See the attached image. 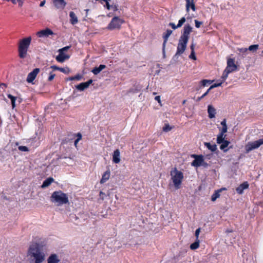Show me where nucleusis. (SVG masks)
I'll return each instance as SVG.
<instances>
[{"label": "nucleus", "instance_id": "f257e3e1", "mask_svg": "<svg viewBox=\"0 0 263 263\" xmlns=\"http://www.w3.org/2000/svg\"><path fill=\"white\" fill-rule=\"evenodd\" d=\"M27 256L29 263H43L46 258L43 247L37 243L29 246Z\"/></svg>", "mask_w": 263, "mask_h": 263}, {"label": "nucleus", "instance_id": "f03ea898", "mask_svg": "<svg viewBox=\"0 0 263 263\" xmlns=\"http://www.w3.org/2000/svg\"><path fill=\"white\" fill-rule=\"evenodd\" d=\"M193 28L189 24H185L183 28L181 36L177 47V52L173 59H177L180 54H182L186 48V45L190 37V34L192 31Z\"/></svg>", "mask_w": 263, "mask_h": 263}, {"label": "nucleus", "instance_id": "7ed1b4c3", "mask_svg": "<svg viewBox=\"0 0 263 263\" xmlns=\"http://www.w3.org/2000/svg\"><path fill=\"white\" fill-rule=\"evenodd\" d=\"M31 37L28 36L20 41L18 47V51L19 57L21 58L24 59L26 57L28 48L31 44Z\"/></svg>", "mask_w": 263, "mask_h": 263}, {"label": "nucleus", "instance_id": "20e7f679", "mask_svg": "<svg viewBox=\"0 0 263 263\" xmlns=\"http://www.w3.org/2000/svg\"><path fill=\"white\" fill-rule=\"evenodd\" d=\"M51 201L57 203L59 206L66 204L69 201L67 195L61 191H55L52 193L51 196Z\"/></svg>", "mask_w": 263, "mask_h": 263}, {"label": "nucleus", "instance_id": "39448f33", "mask_svg": "<svg viewBox=\"0 0 263 263\" xmlns=\"http://www.w3.org/2000/svg\"><path fill=\"white\" fill-rule=\"evenodd\" d=\"M171 179L173 182V184L176 189H178L180 187L181 184L182 183L183 174V173L175 168L171 172Z\"/></svg>", "mask_w": 263, "mask_h": 263}, {"label": "nucleus", "instance_id": "423d86ee", "mask_svg": "<svg viewBox=\"0 0 263 263\" xmlns=\"http://www.w3.org/2000/svg\"><path fill=\"white\" fill-rule=\"evenodd\" d=\"M221 125L222 126V128L219 129L220 133L217 135V143L220 144L223 141L225 140L224 138L226 135L224 134L227 132L228 127L227 125V122L226 119H223L221 122Z\"/></svg>", "mask_w": 263, "mask_h": 263}, {"label": "nucleus", "instance_id": "0eeeda50", "mask_svg": "<svg viewBox=\"0 0 263 263\" xmlns=\"http://www.w3.org/2000/svg\"><path fill=\"white\" fill-rule=\"evenodd\" d=\"M123 23L124 21L122 18L118 16H114L108 25L107 28L111 30L119 29Z\"/></svg>", "mask_w": 263, "mask_h": 263}, {"label": "nucleus", "instance_id": "6e6552de", "mask_svg": "<svg viewBox=\"0 0 263 263\" xmlns=\"http://www.w3.org/2000/svg\"><path fill=\"white\" fill-rule=\"evenodd\" d=\"M262 144H263V138L255 141L249 142L245 146L246 152L248 153L251 151L258 148Z\"/></svg>", "mask_w": 263, "mask_h": 263}, {"label": "nucleus", "instance_id": "1a4fd4ad", "mask_svg": "<svg viewBox=\"0 0 263 263\" xmlns=\"http://www.w3.org/2000/svg\"><path fill=\"white\" fill-rule=\"evenodd\" d=\"M70 48V46H66L58 50L59 54L56 57V60L60 63H63L65 60H68L70 56L65 53Z\"/></svg>", "mask_w": 263, "mask_h": 263}, {"label": "nucleus", "instance_id": "9d476101", "mask_svg": "<svg viewBox=\"0 0 263 263\" xmlns=\"http://www.w3.org/2000/svg\"><path fill=\"white\" fill-rule=\"evenodd\" d=\"M192 157L194 158L195 159L192 162V165L195 167L201 166L204 160L203 156L193 155Z\"/></svg>", "mask_w": 263, "mask_h": 263}, {"label": "nucleus", "instance_id": "9b49d317", "mask_svg": "<svg viewBox=\"0 0 263 263\" xmlns=\"http://www.w3.org/2000/svg\"><path fill=\"white\" fill-rule=\"evenodd\" d=\"M40 70L39 68H36L34 69L32 71L29 73L26 80L27 82L28 83H32L35 79L37 74L40 72Z\"/></svg>", "mask_w": 263, "mask_h": 263}, {"label": "nucleus", "instance_id": "f8f14e48", "mask_svg": "<svg viewBox=\"0 0 263 263\" xmlns=\"http://www.w3.org/2000/svg\"><path fill=\"white\" fill-rule=\"evenodd\" d=\"M53 34V31L50 29L49 28H46L44 30H42L40 31H38L36 33V35L39 37H47L50 35H52Z\"/></svg>", "mask_w": 263, "mask_h": 263}, {"label": "nucleus", "instance_id": "ddd939ff", "mask_svg": "<svg viewBox=\"0 0 263 263\" xmlns=\"http://www.w3.org/2000/svg\"><path fill=\"white\" fill-rule=\"evenodd\" d=\"M237 66L235 64L233 59H229L227 61V66L226 69L232 70V72L235 71L237 69Z\"/></svg>", "mask_w": 263, "mask_h": 263}, {"label": "nucleus", "instance_id": "4468645a", "mask_svg": "<svg viewBox=\"0 0 263 263\" xmlns=\"http://www.w3.org/2000/svg\"><path fill=\"white\" fill-rule=\"evenodd\" d=\"M92 83V80H89L88 81L81 83L79 85L76 86V88L80 91H83L85 89L87 88L89 85Z\"/></svg>", "mask_w": 263, "mask_h": 263}, {"label": "nucleus", "instance_id": "2eb2a0df", "mask_svg": "<svg viewBox=\"0 0 263 263\" xmlns=\"http://www.w3.org/2000/svg\"><path fill=\"white\" fill-rule=\"evenodd\" d=\"M172 33V31L171 30H167L166 32L163 34V37L164 39V41L163 43V47H162V50L163 54H165V48L166 46V44L167 43L168 38L171 35V34Z\"/></svg>", "mask_w": 263, "mask_h": 263}, {"label": "nucleus", "instance_id": "dca6fc26", "mask_svg": "<svg viewBox=\"0 0 263 263\" xmlns=\"http://www.w3.org/2000/svg\"><path fill=\"white\" fill-rule=\"evenodd\" d=\"M60 259L56 254H51L47 259V263H59Z\"/></svg>", "mask_w": 263, "mask_h": 263}, {"label": "nucleus", "instance_id": "f3484780", "mask_svg": "<svg viewBox=\"0 0 263 263\" xmlns=\"http://www.w3.org/2000/svg\"><path fill=\"white\" fill-rule=\"evenodd\" d=\"M54 6L58 9H64L66 5L64 0H53Z\"/></svg>", "mask_w": 263, "mask_h": 263}, {"label": "nucleus", "instance_id": "a211bd4d", "mask_svg": "<svg viewBox=\"0 0 263 263\" xmlns=\"http://www.w3.org/2000/svg\"><path fill=\"white\" fill-rule=\"evenodd\" d=\"M120 153L118 149H116L112 155V161L115 163L120 162Z\"/></svg>", "mask_w": 263, "mask_h": 263}, {"label": "nucleus", "instance_id": "6ab92c4d", "mask_svg": "<svg viewBox=\"0 0 263 263\" xmlns=\"http://www.w3.org/2000/svg\"><path fill=\"white\" fill-rule=\"evenodd\" d=\"M249 184L247 182H244L236 188V192L239 194H241L243 192V190L248 189Z\"/></svg>", "mask_w": 263, "mask_h": 263}, {"label": "nucleus", "instance_id": "aec40b11", "mask_svg": "<svg viewBox=\"0 0 263 263\" xmlns=\"http://www.w3.org/2000/svg\"><path fill=\"white\" fill-rule=\"evenodd\" d=\"M208 113L209 118H215L216 115V109L212 105H209L208 106Z\"/></svg>", "mask_w": 263, "mask_h": 263}, {"label": "nucleus", "instance_id": "412c9836", "mask_svg": "<svg viewBox=\"0 0 263 263\" xmlns=\"http://www.w3.org/2000/svg\"><path fill=\"white\" fill-rule=\"evenodd\" d=\"M110 175V171L108 169L105 172H104V173L102 175V178L100 180V183L101 184H103V183L106 182L109 179Z\"/></svg>", "mask_w": 263, "mask_h": 263}, {"label": "nucleus", "instance_id": "4be33fe9", "mask_svg": "<svg viewBox=\"0 0 263 263\" xmlns=\"http://www.w3.org/2000/svg\"><path fill=\"white\" fill-rule=\"evenodd\" d=\"M69 16L70 17V22L72 25H74L78 23V17L73 11L70 12Z\"/></svg>", "mask_w": 263, "mask_h": 263}, {"label": "nucleus", "instance_id": "5701e85b", "mask_svg": "<svg viewBox=\"0 0 263 263\" xmlns=\"http://www.w3.org/2000/svg\"><path fill=\"white\" fill-rule=\"evenodd\" d=\"M53 181H54V179L53 178L49 177L43 181L41 187L42 188L47 187L49 185H50L51 184V183H52Z\"/></svg>", "mask_w": 263, "mask_h": 263}, {"label": "nucleus", "instance_id": "b1692460", "mask_svg": "<svg viewBox=\"0 0 263 263\" xmlns=\"http://www.w3.org/2000/svg\"><path fill=\"white\" fill-rule=\"evenodd\" d=\"M105 65H100L99 67H96L92 70V72L95 74L97 75L98 73H99L103 69H104L105 68Z\"/></svg>", "mask_w": 263, "mask_h": 263}, {"label": "nucleus", "instance_id": "393cba45", "mask_svg": "<svg viewBox=\"0 0 263 263\" xmlns=\"http://www.w3.org/2000/svg\"><path fill=\"white\" fill-rule=\"evenodd\" d=\"M204 145L211 152H215L217 149V146L215 144H211L209 142H205Z\"/></svg>", "mask_w": 263, "mask_h": 263}, {"label": "nucleus", "instance_id": "a878e982", "mask_svg": "<svg viewBox=\"0 0 263 263\" xmlns=\"http://www.w3.org/2000/svg\"><path fill=\"white\" fill-rule=\"evenodd\" d=\"M186 11L188 12L189 11V9L191 7V8L193 10L195 11V6L194 4L191 2L190 0H186Z\"/></svg>", "mask_w": 263, "mask_h": 263}, {"label": "nucleus", "instance_id": "bb28decb", "mask_svg": "<svg viewBox=\"0 0 263 263\" xmlns=\"http://www.w3.org/2000/svg\"><path fill=\"white\" fill-rule=\"evenodd\" d=\"M220 144V149L223 150L224 152H227L228 149H226L225 148L228 146L229 144H230V142L225 140L223 141L222 142H221Z\"/></svg>", "mask_w": 263, "mask_h": 263}, {"label": "nucleus", "instance_id": "cd10ccee", "mask_svg": "<svg viewBox=\"0 0 263 263\" xmlns=\"http://www.w3.org/2000/svg\"><path fill=\"white\" fill-rule=\"evenodd\" d=\"M232 72V70H229L225 69L223 71L222 75L221 76V79L223 82H224L227 79L228 75L230 73Z\"/></svg>", "mask_w": 263, "mask_h": 263}, {"label": "nucleus", "instance_id": "c85d7f7f", "mask_svg": "<svg viewBox=\"0 0 263 263\" xmlns=\"http://www.w3.org/2000/svg\"><path fill=\"white\" fill-rule=\"evenodd\" d=\"M199 247V240L198 239H196L195 242L192 243L190 245V249L191 250H195L198 248Z\"/></svg>", "mask_w": 263, "mask_h": 263}, {"label": "nucleus", "instance_id": "c756f323", "mask_svg": "<svg viewBox=\"0 0 263 263\" xmlns=\"http://www.w3.org/2000/svg\"><path fill=\"white\" fill-rule=\"evenodd\" d=\"M8 97L11 100L12 108H14L15 107V101L16 98L10 94L8 95Z\"/></svg>", "mask_w": 263, "mask_h": 263}, {"label": "nucleus", "instance_id": "7c9ffc66", "mask_svg": "<svg viewBox=\"0 0 263 263\" xmlns=\"http://www.w3.org/2000/svg\"><path fill=\"white\" fill-rule=\"evenodd\" d=\"M259 48V46L257 44H254L250 46L249 48H248V50H250V51H252L253 52H254L256 51Z\"/></svg>", "mask_w": 263, "mask_h": 263}, {"label": "nucleus", "instance_id": "2f4dec72", "mask_svg": "<svg viewBox=\"0 0 263 263\" xmlns=\"http://www.w3.org/2000/svg\"><path fill=\"white\" fill-rule=\"evenodd\" d=\"M220 191L218 190L215 191V192L212 195L211 200L212 201H215L220 196L219 194Z\"/></svg>", "mask_w": 263, "mask_h": 263}, {"label": "nucleus", "instance_id": "473e14b6", "mask_svg": "<svg viewBox=\"0 0 263 263\" xmlns=\"http://www.w3.org/2000/svg\"><path fill=\"white\" fill-rule=\"evenodd\" d=\"M223 82L222 80L217 81V83H214L210 86V87L209 88V90H210L214 88L220 86Z\"/></svg>", "mask_w": 263, "mask_h": 263}, {"label": "nucleus", "instance_id": "72a5a7b5", "mask_svg": "<svg viewBox=\"0 0 263 263\" xmlns=\"http://www.w3.org/2000/svg\"><path fill=\"white\" fill-rule=\"evenodd\" d=\"M237 50L240 53H242L243 56L246 55L247 52L248 48H238Z\"/></svg>", "mask_w": 263, "mask_h": 263}, {"label": "nucleus", "instance_id": "f704fd0d", "mask_svg": "<svg viewBox=\"0 0 263 263\" xmlns=\"http://www.w3.org/2000/svg\"><path fill=\"white\" fill-rule=\"evenodd\" d=\"M185 18L184 17H182L179 21L178 23V27L179 28L181 27L182 25L185 23Z\"/></svg>", "mask_w": 263, "mask_h": 263}, {"label": "nucleus", "instance_id": "c9c22d12", "mask_svg": "<svg viewBox=\"0 0 263 263\" xmlns=\"http://www.w3.org/2000/svg\"><path fill=\"white\" fill-rule=\"evenodd\" d=\"M172 129V127H171L169 124H165L164 126L163 127V130L165 132H168Z\"/></svg>", "mask_w": 263, "mask_h": 263}, {"label": "nucleus", "instance_id": "e433bc0d", "mask_svg": "<svg viewBox=\"0 0 263 263\" xmlns=\"http://www.w3.org/2000/svg\"><path fill=\"white\" fill-rule=\"evenodd\" d=\"M19 151L22 152H28L29 148L26 146H19L18 147Z\"/></svg>", "mask_w": 263, "mask_h": 263}, {"label": "nucleus", "instance_id": "4c0bfd02", "mask_svg": "<svg viewBox=\"0 0 263 263\" xmlns=\"http://www.w3.org/2000/svg\"><path fill=\"white\" fill-rule=\"evenodd\" d=\"M73 80L80 81L82 79V76L80 74H77L73 76Z\"/></svg>", "mask_w": 263, "mask_h": 263}, {"label": "nucleus", "instance_id": "58836bf2", "mask_svg": "<svg viewBox=\"0 0 263 263\" xmlns=\"http://www.w3.org/2000/svg\"><path fill=\"white\" fill-rule=\"evenodd\" d=\"M55 77V74L53 73L52 71H50L49 72V76L48 78V80L49 81H51Z\"/></svg>", "mask_w": 263, "mask_h": 263}, {"label": "nucleus", "instance_id": "ea45409f", "mask_svg": "<svg viewBox=\"0 0 263 263\" xmlns=\"http://www.w3.org/2000/svg\"><path fill=\"white\" fill-rule=\"evenodd\" d=\"M210 90H209V89L207 90V91L204 93L201 97L198 98L197 99V101H200L202 98H203L204 97H205L209 92Z\"/></svg>", "mask_w": 263, "mask_h": 263}, {"label": "nucleus", "instance_id": "a19ab883", "mask_svg": "<svg viewBox=\"0 0 263 263\" xmlns=\"http://www.w3.org/2000/svg\"><path fill=\"white\" fill-rule=\"evenodd\" d=\"M195 24L196 27L198 28H199L200 27V25L201 24H202V22L198 21L197 20H195Z\"/></svg>", "mask_w": 263, "mask_h": 263}, {"label": "nucleus", "instance_id": "79ce46f5", "mask_svg": "<svg viewBox=\"0 0 263 263\" xmlns=\"http://www.w3.org/2000/svg\"><path fill=\"white\" fill-rule=\"evenodd\" d=\"M189 58L190 59H192L194 60H195L196 59L194 51H191V54L189 55Z\"/></svg>", "mask_w": 263, "mask_h": 263}, {"label": "nucleus", "instance_id": "37998d69", "mask_svg": "<svg viewBox=\"0 0 263 263\" xmlns=\"http://www.w3.org/2000/svg\"><path fill=\"white\" fill-rule=\"evenodd\" d=\"M210 81L208 80H203L201 81V84L203 86H205L207 83H210Z\"/></svg>", "mask_w": 263, "mask_h": 263}, {"label": "nucleus", "instance_id": "c03bdc74", "mask_svg": "<svg viewBox=\"0 0 263 263\" xmlns=\"http://www.w3.org/2000/svg\"><path fill=\"white\" fill-rule=\"evenodd\" d=\"M169 26H170L174 30L178 28H179V27H178V25H175V24L173 23H170Z\"/></svg>", "mask_w": 263, "mask_h": 263}, {"label": "nucleus", "instance_id": "a18cd8bd", "mask_svg": "<svg viewBox=\"0 0 263 263\" xmlns=\"http://www.w3.org/2000/svg\"><path fill=\"white\" fill-rule=\"evenodd\" d=\"M200 232V228L197 229L195 231V236L196 237V239H198L199 235Z\"/></svg>", "mask_w": 263, "mask_h": 263}, {"label": "nucleus", "instance_id": "49530a36", "mask_svg": "<svg viewBox=\"0 0 263 263\" xmlns=\"http://www.w3.org/2000/svg\"><path fill=\"white\" fill-rule=\"evenodd\" d=\"M100 198L102 199V200H103L104 199V197L105 196V194L104 193H103V192L101 191L100 192Z\"/></svg>", "mask_w": 263, "mask_h": 263}, {"label": "nucleus", "instance_id": "de8ad7c7", "mask_svg": "<svg viewBox=\"0 0 263 263\" xmlns=\"http://www.w3.org/2000/svg\"><path fill=\"white\" fill-rule=\"evenodd\" d=\"M108 10L111 9V5H110L108 2L105 3V5H104Z\"/></svg>", "mask_w": 263, "mask_h": 263}, {"label": "nucleus", "instance_id": "09e8293b", "mask_svg": "<svg viewBox=\"0 0 263 263\" xmlns=\"http://www.w3.org/2000/svg\"><path fill=\"white\" fill-rule=\"evenodd\" d=\"M60 71L63 72V73H67L69 72V69H65L63 68H60Z\"/></svg>", "mask_w": 263, "mask_h": 263}, {"label": "nucleus", "instance_id": "8fccbe9b", "mask_svg": "<svg viewBox=\"0 0 263 263\" xmlns=\"http://www.w3.org/2000/svg\"><path fill=\"white\" fill-rule=\"evenodd\" d=\"M50 68L51 69H52L53 70H60V67L55 66V65H53V66H51Z\"/></svg>", "mask_w": 263, "mask_h": 263}, {"label": "nucleus", "instance_id": "3c124183", "mask_svg": "<svg viewBox=\"0 0 263 263\" xmlns=\"http://www.w3.org/2000/svg\"><path fill=\"white\" fill-rule=\"evenodd\" d=\"M111 9H112L114 11H116L118 10V6L116 5H111Z\"/></svg>", "mask_w": 263, "mask_h": 263}, {"label": "nucleus", "instance_id": "603ef678", "mask_svg": "<svg viewBox=\"0 0 263 263\" xmlns=\"http://www.w3.org/2000/svg\"><path fill=\"white\" fill-rule=\"evenodd\" d=\"M155 100L157 101L159 103H161V100H160V96H156L155 98Z\"/></svg>", "mask_w": 263, "mask_h": 263}, {"label": "nucleus", "instance_id": "864d4df0", "mask_svg": "<svg viewBox=\"0 0 263 263\" xmlns=\"http://www.w3.org/2000/svg\"><path fill=\"white\" fill-rule=\"evenodd\" d=\"M201 166H204V167H206L208 166V164L206 162H205L203 160V162L202 163Z\"/></svg>", "mask_w": 263, "mask_h": 263}, {"label": "nucleus", "instance_id": "5fc2aeb1", "mask_svg": "<svg viewBox=\"0 0 263 263\" xmlns=\"http://www.w3.org/2000/svg\"><path fill=\"white\" fill-rule=\"evenodd\" d=\"M45 2H45V0H44V1H42V2H41L40 4V7H43V6H44V5H45Z\"/></svg>", "mask_w": 263, "mask_h": 263}, {"label": "nucleus", "instance_id": "6e6d98bb", "mask_svg": "<svg viewBox=\"0 0 263 263\" xmlns=\"http://www.w3.org/2000/svg\"><path fill=\"white\" fill-rule=\"evenodd\" d=\"M194 47H195V44L194 43H192L191 45V51H194Z\"/></svg>", "mask_w": 263, "mask_h": 263}, {"label": "nucleus", "instance_id": "4d7b16f0", "mask_svg": "<svg viewBox=\"0 0 263 263\" xmlns=\"http://www.w3.org/2000/svg\"><path fill=\"white\" fill-rule=\"evenodd\" d=\"M79 141H80V138H77L76 140H75V141H74V145H75L76 146H77V144L79 142Z\"/></svg>", "mask_w": 263, "mask_h": 263}, {"label": "nucleus", "instance_id": "13d9d810", "mask_svg": "<svg viewBox=\"0 0 263 263\" xmlns=\"http://www.w3.org/2000/svg\"><path fill=\"white\" fill-rule=\"evenodd\" d=\"M77 138H80V140L82 138V135L80 133H78L77 135Z\"/></svg>", "mask_w": 263, "mask_h": 263}, {"label": "nucleus", "instance_id": "bf43d9fd", "mask_svg": "<svg viewBox=\"0 0 263 263\" xmlns=\"http://www.w3.org/2000/svg\"><path fill=\"white\" fill-rule=\"evenodd\" d=\"M67 81H74L73 80V77H69L68 78H67L66 79Z\"/></svg>", "mask_w": 263, "mask_h": 263}, {"label": "nucleus", "instance_id": "052dcab7", "mask_svg": "<svg viewBox=\"0 0 263 263\" xmlns=\"http://www.w3.org/2000/svg\"><path fill=\"white\" fill-rule=\"evenodd\" d=\"M17 2L18 3V4L20 6H22V4H23V2L22 0H17Z\"/></svg>", "mask_w": 263, "mask_h": 263}, {"label": "nucleus", "instance_id": "680f3d73", "mask_svg": "<svg viewBox=\"0 0 263 263\" xmlns=\"http://www.w3.org/2000/svg\"><path fill=\"white\" fill-rule=\"evenodd\" d=\"M10 1H11L14 4H16V2H17L16 0H10Z\"/></svg>", "mask_w": 263, "mask_h": 263}, {"label": "nucleus", "instance_id": "e2e57ef3", "mask_svg": "<svg viewBox=\"0 0 263 263\" xmlns=\"http://www.w3.org/2000/svg\"><path fill=\"white\" fill-rule=\"evenodd\" d=\"M111 0H103V2L107 3L108 2L109 3V1H110Z\"/></svg>", "mask_w": 263, "mask_h": 263}, {"label": "nucleus", "instance_id": "0e129e2a", "mask_svg": "<svg viewBox=\"0 0 263 263\" xmlns=\"http://www.w3.org/2000/svg\"><path fill=\"white\" fill-rule=\"evenodd\" d=\"M232 232V231H230V230H227V232H228V233H230V232Z\"/></svg>", "mask_w": 263, "mask_h": 263}, {"label": "nucleus", "instance_id": "69168bd1", "mask_svg": "<svg viewBox=\"0 0 263 263\" xmlns=\"http://www.w3.org/2000/svg\"><path fill=\"white\" fill-rule=\"evenodd\" d=\"M108 16L110 17L111 16V14L110 13H109L108 15H107Z\"/></svg>", "mask_w": 263, "mask_h": 263}, {"label": "nucleus", "instance_id": "338daca9", "mask_svg": "<svg viewBox=\"0 0 263 263\" xmlns=\"http://www.w3.org/2000/svg\"><path fill=\"white\" fill-rule=\"evenodd\" d=\"M185 103V100H184V101H183V104H184Z\"/></svg>", "mask_w": 263, "mask_h": 263}, {"label": "nucleus", "instance_id": "774afa93", "mask_svg": "<svg viewBox=\"0 0 263 263\" xmlns=\"http://www.w3.org/2000/svg\"><path fill=\"white\" fill-rule=\"evenodd\" d=\"M153 94H154V95H156V92H154V93H153Z\"/></svg>", "mask_w": 263, "mask_h": 263}]
</instances>
